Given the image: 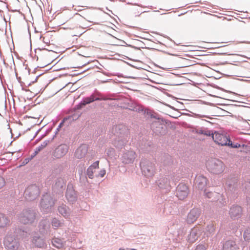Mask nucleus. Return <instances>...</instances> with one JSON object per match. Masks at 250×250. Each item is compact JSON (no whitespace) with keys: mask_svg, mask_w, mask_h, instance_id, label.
Instances as JSON below:
<instances>
[{"mask_svg":"<svg viewBox=\"0 0 250 250\" xmlns=\"http://www.w3.org/2000/svg\"><path fill=\"white\" fill-rule=\"evenodd\" d=\"M14 231L9 232L5 236L3 240V244L5 248L8 250H15L19 248L20 245L19 238H18L17 233ZM22 238H24V231H19Z\"/></svg>","mask_w":250,"mask_h":250,"instance_id":"nucleus-1","label":"nucleus"},{"mask_svg":"<svg viewBox=\"0 0 250 250\" xmlns=\"http://www.w3.org/2000/svg\"><path fill=\"white\" fill-rule=\"evenodd\" d=\"M207 167L210 172L215 174L222 173L225 169V166L223 163L216 159L208 161L207 163Z\"/></svg>","mask_w":250,"mask_h":250,"instance_id":"nucleus-2","label":"nucleus"},{"mask_svg":"<svg viewBox=\"0 0 250 250\" xmlns=\"http://www.w3.org/2000/svg\"><path fill=\"white\" fill-rule=\"evenodd\" d=\"M212 138L214 141L221 146H229L232 147H237V146H232V144L226 135L215 132Z\"/></svg>","mask_w":250,"mask_h":250,"instance_id":"nucleus-3","label":"nucleus"},{"mask_svg":"<svg viewBox=\"0 0 250 250\" xmlns=\"http://www.w3.org/2000/svg\"><path fill=\"white\" fill-rule=\"evenodd\" d=\"M140 167L143 174L146 177H151L154 175L155 168L154 165L147 160H143L140 163Z\"/></svg>","mask_w":250,"mask_h":250,"instance_id":"nucleus-4","label":"nucleus"},{"mask_svg":"<svg viewBox=\"0 0 250 250\" xmlns=\"http://www.w3.org/2000/svg\"><path fill=\"white\" fill-rule=\"evenodd\" d=\"M203 232L202 229L198 227H193L190 231L187 240L189 243L195 242L201 236Z\"/></svg>","mask_w":250,"mask_h":250,"instance_id":"nucleus-5","label":"nucleus"},{"mask_svg":"<svg viewBox=\"0 0 250 250\" xmlns=\"http://www.w3.org/2000/svg\"><path fill=\"white\" fill-rule=\"evenodd\" d=\"M35 219V213L31 210L24 211L20 216L21 221L24 224L32 223Z\"/></svg>","mask_w":250,"mask_h":250,"instance_id":"nucleus-6","label":"nucleus"},{"mask_svg":"<svg viewBox=\"0 0 250 250\" xmlns=\"http://www.w3.org/2000/svg\"><path fill=\"white\" fill-rule=\"evenodd\" d=\"M25 197L29 200H33L36 199L39 195V189L35 185L28 187L25 191Z\"/></svg>","mask_w":250,"mask_h":250,"instance_id":"nucleus-7","label":"nucleus"},{"mask_svg":"<svg viewBox=\"0 0 250 250\" xmlns=\"http://www.w3.org/2000/svg\"><path fill=\"white\" fill-rule=\"evenodd\" d=\"M55 204V201L52 198L46 194L43 196L41 202V206L44 211H47V209H51Z\"/></svg>","mask_w":250,"mask_h":250,"instance_id":"nucleus-8","label":"nucleus"},{"mask_svg":"<svg viewBox=\"0 0 250 250\" xmlns=\"http://www.w3.org/2000/svg\"><path fill=\"white\" fill-rule=\"evenodd\" d=\"M188 188L185 184H179L177 188L176 195L180 200L185 199L188 196Z\"/></svg>","mask_w":250,"mask_h":250,"instance_id":"nucleus-9","label":"nucleus"},{"mask_svg":"<svg viewBox=\"0 0 250 250\" xmlns=\"http://www.w3.org/2000/svg\"><path fill=\"white\" fill-rule=\"evenodd\" d=\"M243 213V209L239 206H232L229 210V215L232 220L237 219L241 217Z\"/></svg>","mask_w":250,"mask_h":250,"instance_id":"nucleus-10","label":"nucleus"},{"mask_svg":"<svg viewBox=\"0 0 250 250\" xmlns=\"http://www.w3.org/2000/svg\"><path fill=\"white\" fill-rule=\"evenodd\" d=\"M200 210L198 208H194L190 210L187 216V223L188 224L194 223L200 215Z\"/></svg>","mask_w":250,"mask_h":250,"instance_id":"nucleus-11","label":"nucleus"},{"mask_svg":"<svg viewBox=\"0 0 250 250\" xmlns=\"http://www.w3.org/2000/svg\"><path fill=\"white\" fill-rule=\"evenodd\" d=\"M208 183L207 179L202 175L197 176L195 179V184L196 187L201 190H205Z\"/></svg>","mask_w":250,"mask_h":250,"instance_id":"nucleus-12","label":"nucleus"},{"mask_svg":"<svg viewBox=\"0 0 250 250\" xmlns=\"http://www.w3.org/2000/svg\"><path fill=\"white\" fill-rule=\"evenodd\" d=\"M67 151V146L65 145H61L55 149L53 156L56 158H60L65 155Z\"/></svg>","mask_w":250,"mask_h":250,"instance_id":"nucleus-13","label":"nucleus"},{"mask_svg":"<svg viewBox=\"0 0 250 250\" xmlns=\"http://www.w3.org/2000/svg\"><path fill=\"white\" fill-rule=\"evenodd\" d=\"M135 156L136 154L134 151H127L123 155L122 157V162L125 164L132 163Z\"/></svg>","mask_w":250,"mask_h":250,"instance_id":"nucleus-14","label":"nucleus"},{"mask_svg":"<svg viewBox=\"0 0 250 250\" xmlns=\"http://www.w3.org/2000/svg\"><path fill=\"white\" fill-rule=\"evenodd\" d=\"M88 147L86 145L81 146L76 150L75 156L77 158L81 159L84 157L87 153Z\"/></svg>","mask_w":250,"mask_h":250,"instance_id":"nucleus-15","label":"nucleus"},{"mask_svg":"<svg viewBox=\"0 0 250 250\" xmlns=\"http://www.w3.org/2000/svg\"><path fill=\"white\" fill-rule=\"evenodd\" d=\"M97 95H99V94L97 93ZM102 99L104 100V99H102L97 97L96 94H93L90 96L84 98L80 104L81 105L84 106L86 104H90L94 101H99Z\"/></svg>","mask_w":250,"mask_h":250,"instance_id":"nucleus-16","label":"nucleus"},{"mask_svg":"<svg viewBox=\"0 0 250 250\" xmlns=\"http://www.w3.org/2000/svg\"><path fill=\"white\" fill-rule=\"evenodd\" d=\"M239 247L235 242L232 240H228L223 245V250H238Z\"/></svg>","mask_w":250,"mask_h":250,"instance_id":"nucleus-17","label":"nucleus"},{"mask_svg":"<svg viewBox=\"0 0 250 250\" xmlns=\"http://www.w3.org/2000/svg\"><path fill=\"white\" fill-rule=\"evenodd\" d=\"M86 7V9L83 10H84V12L83 13V17L88 21L90 22H93L95 19V15L92 11L89 10L90 8H87V6Z\"/></svg>","mask_w":250,"mask_h":250,"instance_id":"nucleus-18","label":"nucleus"},{"mask_svg":"<svg viewBox=\"0 0 250 250\" xmlns=\"http://www.w3.org/2000/svg\"><path fill=\"white\" fill-rule=\"evenodd\" d=\"M52 244L53 246L58 249H62L65 245V241L59 238H54L52 240Z\"/></svg>","mask_w":250,"mask_h":250,"instance_id":"nucleus-19","label":"nucleus"},{"mask_svg":"<svg viewBox=\"0 0 250 250\" xmlns=\"http://www.w3.org/2000/svg\"><path fill=\"white\" fill-rule=\"evenodd\" d=\"M10 224V220L4 214L0 213V228H4Z\"/></svg>","mask_w":250,"mask_h":250,"instance_id":"nucleus-20","label":"nucleus"},{"mask_svg":"<svg viewBox=\"0 0 250 250\" xmlns=\"http://www.w3.org/2000/svg\"><path fill=\"white\" fill-rule=\"evenodd\" d=\"M66 197L69 201L72 202L74 201L76 199L75 191L72 188H68L66 192Z\"/></svg>","mask_w":250,"mask_h":250,"instance_id":"nucleus-21","label":"nucleus"},{"mask_svg":"<svg viewBox=\"0 0 250 250\" xmlns=\"http://www.w3.org/2000/svg\"><path fill=\"white\" fill-rule=\"evenodd\" d=\"M59 212L63 216L68 217L70 216V211L66 206H62L58 208Z\"/></svg>","mask_w":250,"mask_h":250,"instance_id":"nucleus-22","label":"nucleus"},{"mask_svg":"<svg viewBox=\"0 0 250 250\" xmlns=\"http://www.w3.org/2000/svg\"><path fill=\"white\" fill-rule=\"evenodd\" d=\"M33 243L35 245L36 247L39 248L43 247L45 245L44 240L40 237H36V238H34Z\"/></svg>","mask_w":250,"mask_h":250,"instance_id":"nucleus-23","label":"nucleus"},{"mask_svg":"<svg viewBox=\"0 0 250 250\" xmlns=\"http://www.w3.org/2000/svg\"><path fill=\"white\" fill-rule=\"evenodd\" d=\"M243 238L246 241H250V228L246 229L244 232Z\"/></svg>","mask_w":250,"mask_h":250,"instance_id":"nucleus-24","label":"nucleus"},{"mask_svg":"<svg viewBox=\"0 0 250 250\" xmlns=\"http://www.w3.org/2000/svg\"><path fill=\"white\" fill-rule=\"evenodd\" d=\"M198 133L200 134H203L206 136H210L213 134L212 131H211L207 129H200L198 131Z\"/></svg>","mask_w":250,"mask_h":250,"instance_id":"nucleus-25","label":"nucleus"},{"mask_svg":"<svg viewBox=\"0 0 250 250\" xmlns=\"http://www.w3.org/2000/svg\"><path fill=\"white\" fill-rule=\"evenodd\" d=\"M99 161H96L94 162L91 166H90L89 168V171L90 170H95L97 168H99Z\"/></svg>","mask_w":250,"mask_h":250,"instance_id":"nucleus-26","label":"nucleus"},{"mask_svg":"<svg viewBox=\"0 0 250 250\" xmlns=\"http://www.w3.org/2000/svg\"><path fill=\"white\" fill-rule=\"evenodd\" d=\"M207 246L203 244H199L197 245L194 250H206Z\"/></svg>","mask_w":250,"mask_h":250,"instance_id":"nucleus-27","label":"nucleus"},{"mask_svg":"<svg viewBox=\"0 0 250 250\" xmlns=\"http://www.w3.org/2000/svg\"><path fill=\"white\" fill-rule=\"evenodd\" d=\"M52 224L53 227H54L55 228L59 227L60 226V224H61L60 222L58 220H57L56 219H53L52 222Z\"/></svg>","mask_w":250,"mask_h":250,"instance_id":"nucleus-28","label":"nucleus"},{"mask_svg":"<svg viewBox=\"0 0 250 250\" xmlns=\"http://www.w3.org/2000/svg\"><path fill=\"white\" fill-rule=\"evenodd\" d=\"M95 172L94 170H90L89 171V168L87 169V173L89 178L92 179L93 178V173Z\"/></svg>","mask_w":250,"mask_h":250,"instance_id":"nucleus-29","label":"nucleus"},{"mask_svg":"<svg viewBox=\"0 0 250 250\" xmlns=\"http://www.w3.org/2000/svg\"><path fill=\"white\" fill-rule=\"evenodd\" d=\"M43 146H40L36 148L34 152V156L36 155L41 150L43 149Z\"/></svg>","mask_w":250,"mask_h":250,"instance_id":"nucleus-30","label":"nucleus"},{"mask_svg":"<svg viewBox=\"0 0 250 250\" xmlns=\"http://www.w3.org/2000/svg\"><path fill=\"white\" fill-rule=\"evenodd\" d=\"M5 185L4 179L1 176H0V188H2Z\"/></svg>","mask_w":250,"mask_h":250,"instance_id":"nucleus-31","label":"nucleus"},{"mask_svg":"<svg viewBox=\"0 0 250 250\" xmlns=\"http://www.w3.org/2000/svg\"><path fill=\"white\" fill-rule=\"evenodd\" d=\"M204 190L207 197H208V198H210L213 195V193L211 192H207V190L206 189H205Z\"/></svg>","mask_w":250,"mask_h":250,"instance_id":"nucleus-32","label":"nucleus"},{"mask_svg":"<svg viewBox=\"0 0 250 250\" xmlns=\"http://www.w3.org/2000/svg\"><path fill=\"white\" fill-rule=\"evenodd\" d=\"M85 6H81V5H78L76 6V7L75 8V10H77L78 11H83V10L82 9V7H84Z\"/></svg>","mask_w":250,"mask_h":250,"instance_id":"nucleus-33","label":"nucleus"},{"mask_svg":"<svg viewBox=\"0 0 250 250\" xmlns=\"http://www.w3.org/2000/svg\"><path fill=\"white\" fill-rule=\"evenodd\" d=\"M105 174V170H103L101 171L100 175H101V177H104Z\"/></svg>","mask_w":250,"mask_h":250,"instance_id":"nucleus-34","label":"nucleus"},{"mask_svg":"<svg viewBox=\"0 0 250 250\" xmlns=\"http://www.w3.org/2000/svg\"><path fill=\"white\" fill-rule=\"evenodd\" d=\"M114 150L113 148H111L110 149H109L107 152V154L109 155V153H114Z\"/></svg>","mask_w":250,"mask_h":250,"instance_id":"nucleus-35","label":"nucleus"},{"mask_svg":"<svg viewBox=\"0 0 250 250\" xmlns=\"http://www.w3.org/2000/svg\"><path fill=\"white\" fill-rule=\"evenodd\" d=\"M28 162V161L27 160V159H25V161L23 162V164H27V163Z\"/></svg>","mask_w":250,"mask_h":250,"instance_id":"nucleus-36","label":"nucleus"},{"mask_svg":"<svg viewBox=\"0 0 250 250\" xmlns=\"http://www.w3.org/2000/svg\"><path fill=\"white\" fill-rule=\"evenodd\" d=\"M76 15H80V14H76Z\"/></svg>","mask_w":250,"mask_h":250,"instance_id":"nucleus-37","label":"nucleus"},{"mask_svg":"<svg viewBox=\"0 0 250 250\" xmlns=\"http://www.w3.org/2000/svg\"><path fill=\"white\" fill-rule=\"evenodd\" d=\"M249 202L250 203V201H249Z\"/></svg>","mask_w":250,"mask_h":250,"instance_id":"nucleus-38","label":"nucleus"}]
</instances>
